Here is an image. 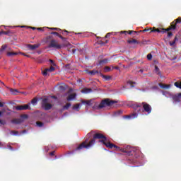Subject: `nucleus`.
<instances>
[{"instance_id":"f257e3e1","label":"nucleus","mask_w":181,"mask_h":181,"mask_svg":"<svg viewBox=\"0 0 181 181\" xmlns=\"http://www.w3.org/2000/svg\"><path fill=\"white\" fill-rule=\"evenodd\" d=\"M105 136L101 133H95L93 134V137L88 142V139H86L83 142H82L78 147L76 148V151H81L82 149H90L95 145V139L101 140Z\"/></svg>"},{"instance_id":"f03ea898","label":"nucleus","mask_w":181,"mask_h":181,"mask_svg":"<svg viewBox=\"0 0 181 181\" xmlns=\"http://www.w3.org/2000/svg\"><path fill=\"white\" fill-rule=\"evenodd\" d=\"M133 107L137 110V112H147V114H151L152 112V106L148 104L147 103L143 102L141 103H136V105H133Z\"/></svg>"},{"instance_id":"7ed1b4c3","label":"nucleus","mask_w":181,"mask_h":181,"mask_svg":"<svg viewBox=\"0 0 181 181\" xmlns=\"http://www.w3.org/2000/svg\"><path fill=\"white\" fill-rule=\"evenodd\" d=\"M118 101L112 100L110 98H105L100 101L99 108L101 110H110V108H112L115 107V104H117Z\"/></svg>"},{"instance_id":"20e7f679","label":"nucleus","mask_w":181,"mask_h":181,"mask_svg":"<svg viewBox=\"0 0 181 181\" xmlns=\"http://www.w3.org/2000/svg\"><path fill=\"white\" fill-rule=\"evenodd\" d=\"M98 142L100 144H103L105 146L106 148H109L110 149H112V148H115L116 149H119V147H118L117 145L112 144L110 141H107V137L105 136L104 138L99 140Z\"/></svg>"},{"instance_id":"39448f33","label":"nucleus","mask_w":181,"mask_h":181,"mask_svg":"<svg viewBox=\"0 0 181 181\" xmlns=\"http://www.w3.org/2000/svg\"><path fill=\"white\" fill-rule=\"evenodd\" d=\"M62 47H63V45L59 44L57 40L54 39L51 40L47 45V49H57L59 50Z\"/></svg>"},{"instance_id":"423d86ee","label":"nucleus","mask_w":181,"mask_h":181,"mask_svg":"<svg viewBox=\"0 0 181 181\" xmlns=\"http://www.w3.org/2000/svg\"><path fill=\"white\" fill-rule=\"evenodd\" d=\"M29 116L28 115H21L20 118H14L11 120V124H14L15 125H18L19 124H22V122H25V120L28 119Z\"/></svg>"},{"instance_id":"0eeeda50","label":"nucleus","mask_w":181,"mask_h":181,"mask_svg":"<svg viewBox=\"0 0 181 181\" xmlns=\"http://www.w3.org/2000/svg\"><path fill=\"white\" fill-rule=\"evenodd\" d=\"M13 110H15L16 111H26L28 110H31L30 103L13 106Z\"/></svg>"},{"instance_id":"6e6552de","label":"nucleus","mask_w":181,"mask_h":181,"mask_svg":"<svg viewBox=\"0 0 181 181\" xmlns=\"http://www.w3.org/2000/svg\"><path fill=\"white\" fill-rule=\"evenodd\" d=\"M177 23H181V18L179 17L178 18L175 19L170 23V26L168 28H165V32H170V30H176V25Z\"/></svg>"},{"instance_id":"1a4fd4ad","label":"nucleus","mask_w":181,"mask_h":181,"mask_svg":"<svg viewBox=\"0 0 181 181\" xmlns=\"http://www.w3.org/2000/svg\"><path fill=\"white\" fill-rule=\"evenodd\" d=\"M117 151H122V152H124V153H127L129 156H131L132 155H134V149L131 148L130 146H127L124 148H117Z\"/></svg>"},{"instance_id":"9d476101","label":"nucleus","mask_w":181,"mask_h":181,"mask_svg":"<svg viewBox=\"0 0 181 181\" xmlns=\"http://www.w3.org/2000/svg\"><path fill=\"white\" fill-rule=\"evenodd\" d=\"M42 107L44 110H52L53 105L49 103V99L44 98L42 102Z\"/></svg>"},{"instance_id":"9b49d317","label":"nucleus","mask_w":181,"mask_h":181,"mask_svg":"<svg viewBox=\"0 0 181 181\" xmlns=\"http://www.w3.org/2000/svg\"><path fill=\"white\" fill-rule=\"evenodd\" d=\"M172 98L175 103H180L181 93L175 94L172 95Z\"/></svg>"},{"instance_id":"f8f14e48","label":"nucleus","mask_w":181,"mask_h":181,"mask_svg":"<svg viewBox=\"0 0 181 181\" xmlns=\"http://www.w3.org/2000/svg\"><path fill=\"white\" fill-rule=\"evenodd\" d=\"M152 32H153V33L157 32L158 33H166L165 28H153L151 30V33H152Z\"/></svg>"},{"instance_id":"ddd939ff","label":"nucleus","mask_w":181,"mask_h":181,"mask_svg":"<svg viewBox=\"0 0 181 181\" xmlns=\"http://www.w3.org/2000/svg\"><path fill=\"white\" fill-rule=\"evenodd\" d=\"M40 44H35V45H30L28 44L27 45L28 49H29V50H36V49H38V47H40Z\"/></svg>"},{"instance_id":"4468645a","label":"nucleus","mask_w":181,"mask_h":181,"mask_svg":"<svg viewBox=\"0 0 181 181\" xmlns=\"http://www.w3.org/2000/svg\"><path fill=\"white\" fill-rule=\"evenodd\" d=\"M81 103L87 107H90L93 105V100H81Z\"/></svg>"},{"instance_id":"2eb2a0df","label":"nucleus","mask_w":181,"mask_h":181,"mask_svg":"<svg viewBox=\"0 0 181 181\" xmlns=\"http://www.w3.org/2000/svg\"><path fill=\"white\" fill-rule=\"evenodd\" d=\"M76 97H77V94L72 93L68 95V97L66 98V100L68 101H72V100H75Z\"/></svg>"},{"instance_id":"dca6fc26","label":"nucleus","mask_w":181,"mask_h":181,"mask_svg":"<svg viewBox=\"0 0 181 181\" xmlns=\"http://www.w3.org/2000/svg\"><path fill=\"white\" fill-rule=\"evenodd\" d=\"M81 93H83V94H90V93H93V89L85 88L81 90Z\"/></svg>"},{"instance_id":"f3484780","label":"nucleus","mask_w":181,"mask_h":181,"mask_svg":"<svg viewBox=\"0 0 181 181\" xmlns=\"http://www.w3.org/2000/svg\"><path fill=\"white\" fill-rule=\"evenodd\" d=\"M50 33L51 35H55V36H57L59 39H62V40L66 41V37H62V35L59 34V33L52 31Z\"/></svg>"},{"instance_id":"a211bd4d","label":"nucleus","mask_w":181,"mask_h":181,"mask_svg":"<svg viewBox=\"0 0 181 181\" xmlns=\"http://www.w3.org/2000/svg\"><path fill=\"white\" fill-rule=\"evenodd\" d=\"M87 73H88V74H90V76H95V74H98V75H100V72H98V70L93 69L92 71H88Z\"/></svg>"},{"instance_id":"6ab92c4d","label":"nucleus","mask_w":181,"mask_h":181,"mask_svg":"<svg viewBox=\"0 0 181 181\" xmlns=\"http://www.w3.org/2000/svg\"><path fill=\"white\" fill-rule=\"evenodd\" d=\"M127 43H129V45H131V44L139 45V42H138V40H135V39L129 40L127 41Z\"/></svg>"},{"instance_id":"aec40b11","label":"nucleus","mask_w":181,"mask_h":181,"mask_svg":"<svg viewBox=\"0 0 181 181\" xmlns=\"http://www.w3.org/2000/svg\"><path fill=\"white\" fill-rule=\"evenodd\" d=\"M110 62V59H105L103 60L99 61V64L100 66H103V64H107Z\"/></svg>"},{"instance_id":"412c9836","label":"nucleus","mask_w":181,"mask_h":181,"mask_svg":"<svg viewBox=\"0 0 181 181\" xmlns=\"http://www.w3.org/2000/svg\"><path fill=\"white\" fill-rule=\"evenodd\" d=\"M18 52H6V56L8 57H13V56H17Z\"/></svg>"},{"instance_id":"4be33fe9","label":"nucleus","mask_w":181,"mask_h":181,"mask_svg":"<svg viewBox=\"0 0 181 181\" xmlns=\"http://www.w3.org/2000/svg\"><path fill=\"white\" fill-rule=\"evenodd\" d=\"M158 86L160 88H170V85H166L162 83H158Z\"/></svg>"},{"instance_id":"5701e85b","label":"nucleus","mask_w":181,"mask_h":181,"mask_svg":"<svg viewBox=\"0 0 181 181\" xmlns=\"http://www.w3.org/2000/svg\"><path fill=\"white\" fill-rule=\"evenodd\" d=\"M10 91L13 95H18V93H19V90H18V89H11Z\"/></svg>"},{"instance_id":"b1692460","label":"nucleus","mask_w":181,"mask_h":181,"mask_svg":"<svg viewBox=\"0 0 181 181\" xmlns=\"http://www.w3.org/2000/svg\"><path fill=\"white\" fill-rule=\"evenodd\" d=\"M93 110H102L101 107H100V103H95L94 105L93 106Z\"/></svg>"},{"instance_id":"393cba45","label":"nucleus","mask_w":181,"mask_h":181,"mask_svg":"<svg viewBox=\"0 0 181 181\" xmlns=\"http://www.w3.org/2000/svg\"><path fill=\"white\" fill-rule=\"evenodd\" d=\"M28 104H33V105H36V104H37V98H34Z\"/></svg>"},{"instance_id":"a878e982","label":"nucleus","mask_w":181,"mask_h":181,"mask_svg":"<svg viewBox=\"0 0 181 181\" xmlns=\"http://www.w3.org/2000/svg\"><path fill=\"white\" fill-rule=\"evenodd\" d=\"M100 76H101V77H103V78H105V80H111V76H110L103 75L101 73H100Z\"/></svg>"},{"instance_id":"bb28decb","label":"nucleus","mask_w":181,"mask_h":181,"mask_svg":"<svg viewBox=\"0 0 181 181\" xmlns=\"http://www.w3.org/2000/svg\"><path fill=\"white\" fill-rule=\"evenodd\" d=\"M73 110H74L75 111H78V110H80V104H76L73 106Z\"/></svg>"},{"instance_id":"cd10ccee","label":"nucleus","mask_w":181,"mask_h":181,"mask_svg":"<svg viewBox=\"0 0 181 181\" xmlns=\"http://www.w3.org/2000/svg\"><path fill=\"white\" fill-rule=\"evenodd\" d=\"M8 47V45H3L0 49L1 53H2Z\"/></svg>"},{"instance_id":"c85d7f7f","label":"nucleus","mask_w":181,"mask_h":181,"mask_svg":"<svg viewBox=\"0 0 181 181\" xmlns=\"http://www.w3.org/2000/svg\"><path fill=\"white\" fill-rule=\"evenodd\" d=\"M60 91H64L66 90V85H61L59 87Z\"/></svg>"},{"instance_id":"c756f323","label":"nucleus","mask_w":181,"mask_h":181,"mask_svg":"<svg viewBox=\"0 0 181 181\" xmlns=\"http://www.w3.org/2000/svg\"><path fill=\"white\" fill-rule=\"evenodd\" d=\"M135 115H135V114H133V115H124V116H123V118H128V119H131V118H132V117H135Z\"/></svg>"},{"instance_id":"7c9ffc66","label":"nucleus","mask_w":181,"mask_h":181,"mask_svg":"<svg viewBox=\"0 0 181 181\" xmlns=\"http://www.w3.org/2000/svg\"><path fill=\"white\" fill-rule=\"evenodd\" d=\"M174 86H175V87H177V88H180L181 89V81L179 83V82H175L174 83Z\"/></svg>"},{"instance_id":"2f4dec72","label":"nucleus","mask_w":181,"mask_h":181,"mask_svg":"<svg viewBox=\"0 0 181 181\" xmlns=\"http://www.w3.org/2000/svg\"><path fill=\"white\" fill-rule=\"evenodd\" d=\"M47 70L49 72L52 73V71H54L55 69L54 66H51L49 68H47Z\"/></svg>"},{"instance_id":"473e14b6","label":"nucleus","mask_w":181,"mask_h":181,"mask_svg":"<svg viewBox=\"0 0 181 181\" xmlns=\"http://www.w3.org/2000/svg\"><path fill=\"white\" fill-rule=\"evenodd\" d=\"M71 106V103H66V105L64 106V110H69V108H70Z\"/></svg>"},{"instance_id":"72a5a7b5","label":"nucleus","mask_w":181,"mask_h":181,"mask_svg":"<svg viewBox=\"0 0 181 181\" xmlns=\"http://www.w3.org/2000/svg\"><path fill=\"white\" fill-rule=\"evenodd\" d=\"M155 70H156V72L157 73V74L160 76V71L159 67H158V66H155Z\"/></svg>"},{"instance_id":"f704fd0d","label":"nucleus","mask_w":181,"mask_h":181,"mask_svg":"<svg viewBox=\"0 0 181 181\" xmlns=\"http://www.w3.org/2000/svg\"><path fill=\"white\" fill-rule=\"evenodd\" d=\"M37 127H39L40 128H42V127H43V122H37Z\"/></svg>"},{"instance_id":"c9c22d12","label":"nucleus","mask_w":181,"mask_h":181,"mask_svg":"<svg viewBox=\"0 0 181 181\" xmlns=\"http://www.w3.org/2000/svg\"><path fill=\"white\" fill-rule=\"evenodd\" d=\"M11 135H19V132L13 130L11 132Z\"/></svg>"},{"instance_id":"e433bc0d","label":"nucleus","mask_w":181,"mask_h":181,"mask_svg":"<svg viewBox=\"0 0 181 181\" xmlns=\"http://www.w3.org/2000/svg\"><path fill=\"white\" fill-rule=\"evenodd\" d=\"M51 30H57V32L62 31V29L57 28H49Z\"/></svg>"},{"instance_id":"4c0bfd02","label":"nucleus","mask_w":181,"mask_h":181,"mask_svg":"<svg viewBox=\"0 0 181 181\" xmlns=\"http://www.w3.org/2000/svg\"><path fill=\"white\" fill-rule=\"evenodd\" d=\"M105 71L106 72L111 71V68L110 66H105Z\"/></svg>"},{"instance_id":"58836bf2","label":"nucleus","mask_w":181,"mask_h":181,"mask_svg":"<svg viewBox=\"0 0 181 181\" xmlns=\"http://www.w3.org/2000/svg\"><path fill=\"white\" fill-rule=\"evenodd\" d=\"M47 72H49V71L47 70V69H45L44 71H42L43 76H47Z\"/></svg>"},{"instance_id":"ea45409f","label":"nucleus","mask_w":181,"mask_h":181,"mask_svg":"<svg viewBox=\"0 0 181 181\" xmlns=\"http://www.w3.org/2000/svg\"><path fill=\"white\" fill-rule=\"evenodd\" d=\"M124 112V111H122V110H119L116 112H115V114H122Z\"/></svg>"},{"instance_id":"a19ab883","label":"nucleus","mask_w":181,"mask_h":181,"mask_svg":"<svg viewBox=\"0 0 181 181\" xmlns=\"http://www.w3.org/2000/svg\"><path fill=\"white\" fill-rule=\"evenodd\" d=\"M148 60H152V54H148L147 55Z\"/></svg>"},{"instance_id":"79ce46f5","label":"nucleus","mask_w":181,"mask_h":181,"mask_svg":"<svg viewBox=\"0 0 181 181\" xmlns=\"http://www.w3.org/2000/svg\"><path fill=\"white\" fill-rule=\"evenodd\" d=\"M128 84H130L131 87H134V84H135V82H132V81H129Z\"/></svg>"},{"instance_id":"37998d69","label":"nucleus","mask_w":181,"mask_h":181,"mask_svg":"<svg viewBox=\"0 0 181 181\" xmlns=\"http://www.w3.org/2000/svg\"><path fill=\"white\" fill-rule=\"evenodd\" d=\"M127 33H129V35H132V33H134V35H135V34H136V31L129 30V32Z\"/></svg>"},{"instance_id":"c03bdc74","label":"nucleus","mask_w":181,"mask_h":181,"mask_svg":"<svg viewBox=\"0 0 181 181\" xmlns=\"http://www.w3.org/2000/svg\"><path fill=\"white\" fill-rule=\"evenodd\" d=\"M5 124H6V122H5V120L0 119V125H5Z\"/></svg>"},{"instance_id":"a18cd8bd","label":"nucleus","mask_w":181,"mask_h":181,"mask_svg":"<svg viewBox=\"0 0 181 181\" xmlns=\"http://www.w3.org/2000/svg\"><path fill=\"white\" fill-rule=\"evenodd\" d=\"M11 32L10 31H2L1 33H3V35H9Z\"/></svg>"},{"instance_id":"49530a36","label":"nucleus","mask_w":181,"mask_h":181,"mask_svg":"<svg viewBox=\"0 0 181 181\" xmlns=\"http://www.w3.org/2000/svg\"><path fill=\"white\" fill-rule=\"evenodd\" d=\"M171 36H173V33H172V32H168V37H171Z\"/></svg>"},{"instance_id":"de8ad7c7","label":"nucleus","mask_w":181,"mask_h":181,"mask_svg":"<svg viewBox=\"0 0 181 181\" xmlns=\"http://www.w3.org/2000/svg\"><path fill=\"white\" fill-rule=\"evenodd\" d=\"M177 40H179V35H175L174 41L177 42Z\"/></svg>"},{"instance_id":"09e8293b","label":"nucleus","mask_w":181,"mask_h":181,"mask_svg":"<svg viewBox=\"0 0 181 181\" xmlns=\"http://www.w3.org/2000/svg\"><path fill=\"white\" fill-rule=\"evenodd\" d=\"M62 35H64V33H69V32L67 31L66 30H64L62 31Z\"/></svg>"},{"instance_id":"8fccbe9b","label":"nucleus","mask_w":181,"mask_h":181,"mask_svg":"<svg viewBox=\"0 0 181 181\" xmlns=\"http://www.w3.org/2000/svg\"><path fill=\"white\" fill-rule=\"evenodd\" d=\"M176 43V41L173 40V42H170V45L173 46Z\"/></svg>"},{"instance_id":"3c124183","label":"nucleus","mask_w":181,"mask_h":181,"mask_svg":"<svg viewBox=\"0 0 181 181\" xmlns=\"http://www.w3.org/2000/svg\"><path fill=\"white\" fill-rule=\"evenodd\" d=\"M5 103L4 102H0V107H4Z\"/></svg>"},{"instance_id":"603ef678","label":"nucleus","mask_w":181,"mask_h":181,"mask_svg":"<svg viewBox=\"0 0 181 181\" xmlns=\"http://www.w3.org/2000/svg\"><path fill=\"white\" fill-rule=\"evenodd\" d=\"M111 36V33H108L106 35H105V37H110Z\"/></svg>"},{"instance_id":"864d4df0","label":"nucleus","mask_w":181,"mask_h":181,"mask_svg":"<svg viewBox=\"0 0 181 181\" xmlns=\"http://www.w3.org/2000/svg\"><path fill=\"white\" fill-rule=\"evenodd\" d=\"M152 28H150V29H144V30H143V32H149V30H151Z\"/></svg>"},{"instance_id":"5fc2aeb1","label":"nucleus","mask_w":181,"mask_h":181,"mask_svg":"<svg viewBox=\"0 0 181 181\" xmlns=\"http://www.w3.org/2000/svg\"><path fill=\"white\" fill-rule=\"evenodd\" d=\"M49 62L54 66V62L53 61V59H49Z\"/></svg>"},{"instance_id":"6e6d98bb","label":"nucleus","mask_w":181,"mask_h":181,"mask_svg":"<svg viewBox=\"0 0 181 181\" xmlns=\"http://www.w3.org/2000/svg\"><path fill=\"white\" fill-rule=\"evenodd\" d=\"M49 155H50V156H54V151H52V152L49 153Z\"/></svg>"},{"instance_id":"4d7b16f0","label":"nucleus","mask_w":181,"mask_h":181,"mask_svg":"<svg viewBox=\"0 0 181 181\" xmlns=\"http://www.w3.org/2000/svg\"><path fill=\"white\" fill-rule=\"evenodd\" d=\"M94 134V132H91L90 133L88 134V136H90V135H93Z\"/></svg>"},{"instance_id":"13d9d810","label":"nucleus","mask_w":181,"mask_h":181,"mask_svg":"<svg viewBox=\"0 0 181 181\" xmlns=\"http://www.w3.org/2000/svg\"><path fill=\"white\" fill-rule=\"evenodd\" d=\"M105 43H108V40H106L105 42H101V45H105Z\"/></svg>"},{"instance_id":"bf43d9fd","label":"nucleus","mask_w":181,"mask_h":181,"mask_svg":"<svg viewBox=\"0 0 181 181\" xmlns=\"http://www.w3.org/2000/svg\"><path fill=\"white\" fill-rule=\"evenodd\" d=\"M37 30H42V31H43V28H37Z\"/></svg>"},{"instance_id":"052dcab7","label":"nucleus","mask_w":181,"mask_h":181,"mask_svg":"<svg viewBox=\"0 0 181 181\" xmlns=\"http://www.w3.org/2000/svg\"><path fill=\"white\" fill-rule=\"evenodd\" d=\"M21 134H26V130H23L21 132Z\"/></svg>"},{"instance_id":"680f3d73","label":"nucleus","mask_w":181,"mask_h":181,"mask_svg":"<svg viewBox=\"0 0 181 181\" xmlns=\"http://www.w3.org/2000/svg\"><path fill=\"white\" fill-rule=\"evenodd\" d=\"M121 33H124V35H127V33H128V32H127V31H122Z\"/></svg>"},{"instance_id":"e2e57ef3","label":"nucleus","mask_w":181,"mask_h":181,"mask_svg":"<svg viewBox=\"0 0 181 181\" xmlns=\"http://www.w3.org/2000/svg\"><path fill=\"white\" fill-rule=\"evenodd\" d=\"M114 69H115V70H119V67H118V66H115Z\"/></svg>"},{"instance_id":"0e129e2a","label":"nucleus","mask_w":181,"mask_h":181,"mask_svg":"<svg viewBox=\"0 0 181 181\" xmlns=\"http://www.w3.org/2000/svg\"><path fill=\"white\" fill-rule=\"evenodd\" d=\"M31 29H33V30H35L36 28L35 27H30Z\"/></svg>"},{"instance_id":"69168bd1","label":"nucleus","mask_w":181,"mask_h":181,"mask_svg":"<svg viewBox=\"0 0 181 181\" xmlns=\"http://www.w3.org/2000/svg\"><path fill=\"white\" fill-rule=\"evenodd\" d=\"M72 52H73V53H76V49H72Z\"/></svg>"},{"instance_id":"338daca9","label":"nucleus","mask_w":181,"mask_h":181,"mask_svg":"<svg viewBox=\"0 0 181 181\" xmlns=\"http://www.w3.org/2000/svg\"><path fill=\"white\" fill-rule=\"evenodd\" d=\"M75 35H81V33H76Z\"/></svg>"},{"instance_id":"774afa93","label":"nucleus","mask_w":181,"mask_h":181,"mask_svg":"<svg viewBox=\"0 0 181 181\" xmlns=\"http://www.w3.org/2000/svg\"><path fill=\"white\" fill-rule=\"evenodd\" d=\"M42 117H47V115H41Z\"/></svg>"}]
</instances>
